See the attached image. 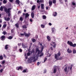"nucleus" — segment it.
<instances>
[{
  "label": "nucleus",
  "instance_id": "obj_1",
  "mask_svg": "<svg viewBox=\"0 0 76 76\" xmlns=\"http://www.w3.org/2000/svg\"><path fill=\"white\" fill-rule=\"evenodd\" d=\"M60 51H59L57 54H55V58L56 60H62L61 57L60 58Z\"/></svg>",
  "mask_w": 76,
  "mask_h": 76
},
{
  "label": "nucleus",
  "instance_id": "obj_2",
  "mask_svg": "<svg viewBox=\"0 0 76 76\" xmlns=\"http://www.w3.org/2000/svg\"><path fill=\"white\" fill-rule=\"evenodd\" d=\"M12 9V8H9L8 9L6 7L4 8V11L6 12V13H8V16H9V17H10V11Z\"/></svg>",
  "mask_w": 76,
  "mask_h": 76
},
{
  "label": "nucleus",
  "instance_id": "obj_3",
  "mask_svg": "<svg viewBox=\"0 0 76 76\" xmlns=\"http://www.w3.org/2000/svg\"><path fill=\"white\" fill-rule=\"evenodd\" d=\"M67 66L68 65H65L64 66V71L65 72H68V70H69V69H70V67L68 66V69H67Z\"/></svg>",
  "mask_w": 76,
  "mask_h": 76
},
{
  "label": "nucleus",
  "instance_id": "obj_4",
  "mask_svg": "<svg viewBox=\"0 0 76 76\" xmlns=\"http://www.w3.org/2000/svg\"><path fill=\"white\" fill-rule=\"evenodd\" d=\"M38 58V55H37L35 56H33V57H31V59L32 60H34L33 61L34 62H35V61H36V60H37Z\"/></svg>",
  "mask_w": 76,
  "mask_h": 76
},
{
  "label": "nucleus",
  "instance_id": "obj_5",
  "mask_svg": "<svg viewBox=\"0 0 76 76\" xmlns=\"http://www.w3.org/2000/svg\"><path fill=\"white\" fill-rule=\"evenodd\" d=\"M57 68H58V67L57 66H55V67H54L53 69V73H56V72H57Z\"/></svg>",
  "mask_w": 76,
  "mask_h": 76
},
{
  "label": "nucleus",
  "instance_id": "obj_6",
  "mask_svg": "<svg viewBox=\"0 0 76 76\" xmlns=\"http://www.w3.org/2000/svg\"><path fill=\"white\" fill-rule=\"evenodd\" d=\"M0 39L2 41H4L6 39V37L4 36H2L0 37Z\"/></svg>",
  "mask_w": 76,
  "mask_h": 76
},
{
  "label": "nucleus",
  "instance_id": "obj_7",
  "mask_svg": "<svg viewBox=\"0 0 76 76\" xmlns=\"http://www.w3.org/2000/svg\"><path fill=\"white\" fill-rule=\"evenodd\" d=\"M24 34L25 36V37H27V38H28V37H29V36H30V35H31V34H30V33H29L28 34H27L26 33L24 32Z\"/></svg>",
  "mask_w": 76,
  "mask_h": 76
},
{
  "label": "nucleus",
  "instance_id": "obj_8",
  "mask_svg": "<svg viewBox=\"0 0 76 76\" xmlns=\"http://www.w3.org/2000/svg\"><path fill=\"white\" fill-rule=\"evenodd\" d=\"M76 2H73L72 3V7L73 8H75L76 7Z\"/></svg>",
  "mask_w": 76,
  "mask_h": 76
},
{
  "label": "nucleus",
  "instance_id": "obj_9",
  "mask_svg": "<svg viewBox=\"0 0 76 76\" xmlns=\"http://www.w3.org/2000/svg\"><path fill=\"white\" fill-rule=\"evenodd\" d=\"M67 51L68 53H69V54H70V53H72V51L69 48H68L67 50Z\"/></svg>",
  "mask_w": 76,
  "mask_h": 76
},
{
  "label": "nucleus",
  "instance_id": "obj_10",
  "mask_svg": "<svg viewBox=\"0 0 76 76\" xmlns=\"http://www.w3.org/2000/svg\"><path fill=\"white\" fill-rule=\"evenodd\" d=\"M67 44H69L70 46L72 47L73 46V43L72 42H70L69 41H68L67 42Z\"/></svg>",
  "mask_w": 76,
  "mask_h": 76
},
{
  "label": "nucleus",
  "instance_id": "obj_11",
  "mask_svg": "<svg viewBox=\"0 0 76 76\" xmlns=\"http://www.w3.org/2000/svg\"><path fill=\"white\" fill-rule=\"evenodd\" d=\"M51 30L52 31V33H55V32H56V29L54 27L51 28Z\"/></svg>",
  "mask_w": 76,
  "mask_h": 76
},
{
  "label": "nucleus",
  "instance_id": "obj_12",
  "mask_svg": "<svg viewBox=\"0 0 76 76\" xmlns=\"http://www.w3.org/2000/svg\"><path fill=\"white\" fill-rule=\"evenodd\" d=\"M4 20H6V21H9V20H10V18L9 17L8 18H6L5 17L4 18Z\"/></svg>",
  "mask_w": 76,
  "mask_h": 76
},
{
  "label": "nucleus",
  "instance_id": "obj_13",
  "mask_svg": "<svg viewBox=\"0 0 76 76\" xmlns=\"http://www.w3.org/2000/svg\"><path fill=\"white\" fill-rule=\"evenodd\" d=\"M57 15V13L56 12H54L53 13V16H54V17H56V16Z\"/></svg>",
  "mask_w": 76,
  "mask_h": 76
},
{
  "label": "nucleus",
  "instance_id": "obj_14",
  "mask_svg": "<svg viewBox=\"0 0 76 76\" xmlns=\"http://www.w3.org/2000/svg\"><path fill=\"white\" fill-rule=\"evenodd\" d=\"M29 16V14H28V13H26L25 14V18L26 19H27L28 17Z\"/></svg>",
  "mask_w": 76,
  "mask_h": 76
},
{
  "label": "nucleus",
  "instance_id": "obj_15",
  "mask_svg": "<svg viewBox=\"0 0 76 76\" xmlns=\"http://www.w3.org/2000/svg\"><path fill=\"white\" fill-rule=\"evenodd\" d=\"M49 6L51 7V6H52V4H53V2H52V1H49Z\"/></svg>",
  "mask_w": 76,
  "mask_h": 76
},
{
  "label": "nucleus",
  "instance_id": "obj_16",
  "mask_svg": "<svg viewBox=\"0 0 76 76\" xmlns=\"http://www.w3.org/2000/svg\"><path fill=\"white\" fill-rule=\"evenodd\" d=\"M31 18H34V12H31Z\"/></svg>",
  "mask_w": 76,
  "mask_h": 76
},
{
  "label": "nucleus",
  "instance_id": "obj_17",
  "mask_svg": "<svg viewBox=\"0 0 76 76\" xmlns=\"http://www.w3.org/2000/svg\"><path fill=\"white\" fill-rule=\"evenodd\" d=\"M35 7H36V6L35 5H33L31 8V10H34L35 9Z\"/></svg>",
  "mask_w": 76,
  "mask_h": 76
},
{
  "label": "nucleus",
  "instance_id": "obj_18",
  "mask_svg": "<svg viewBox=\"0 0 76 76\" xmlns=\"http://www.w3.org/2000/svg\"><path fill=\"white\" fill-rule=\"evenodd\" d=\"M36 51L37 52H38L37 54L38 55H39V54L41 53V52H40V51H39V50L38 49H36Z\"/></svg>",
  "mask_w": 76,
  "mask_h": 76
},
{
  "label": "nucleus",
  "instance_id": "obj_19",
  "mask_svg": "<svg viewBox=\"0 0 76 76\" xmlns=\"http://www.w3.org/2000/svg\"><path fill=\"white\" fill-rule=\"evenodd\" d=\"M16 3L17 4H19V3H20V1L19 0H16Z\"/></svg>",
  "mask_w": 76,
  "mask_h": 76
},
{
  "label": "nucleus",
  "instance_id": "obj_20",
  "mask_svg": "<svg viewBox=\"0 0 76 76\" xmlns=\"http://www.w3.org/2000/svg\"><path fill=\"white\" fill-rule=\"evenodd\" d=\"M44 4H41V8L42 9H44Z\"/></svg>",
  "mask_w": 76,
  "mask_h": 76
},
{
  "label": "nucleus",
  "instance_id": "obj_21",
  "mask_svg": "<svg viewBox=\"0 0 76 76\" xmlns=\"http://www.w3.org/2000/svg\"><path fill=\"white\" fill-rule=\"evenodd\" d=\"M47 38L48 39V41H50V37L48 36H47Z\"/></svg>",
  "mask_w": 76,
  "mask_h": 76
},
{
  "label": "nucleus",
  "instance_id": "obj_22",
  "mask_svg": "<svg viewBox=\"0 0 76 76\" xmlns=\"http://www.w3.org/2000/svg\"><path fill=\"white\" fill-rule=\"evenodd\" d=\"M50 45H56V43L54 42H52V43L50 44Z\"/></svg>",
  "mask_w": 76,
  "mask_h": 76
},
{
  "label": "nucleus",
  "instance_id": "obj_23",
  "mask_svg": "<svg viewBox=\"0 0 76 76\" xmlns=\"http://www.w3.org/2000/svg\"><path fill=\"white\" fill-rule=\"evenodd\" d=\"M3 59V57L2 56H0V60H2Z\"/></svg>",
  "mask_w": 76,
  "mask_h": 76
},
{
  "label": "nucleus",
  "instance_id": "obj_24",
  "mask_svg": "<svg viewBox=\"0 0 76 76\" xmlns=\"http://www.w3.org/2000/svg\"><path fill=\"white\" fill-rule=\"evenodd\" d=\"M76 50L75 49H74L73 50V54H76Z\"/></svg>",
  "mask_w": 76,
  "mask_h": 76
},
{
  "label": "nucleus",
  "instance_id": "obj_25",
  "mask_svg": "<svg viewBox=\"0 0 76 76\" xmlns=\"http://www.w3.org/2000/svg\"><path fill=\"white\" fill-rule=\"evenodd\" d=\"M31 52H28L27 53V56H29L31 55Z\"/></svg>",
  "mask_w": 76,
  "mask_h": 76
},
{
  "label": "nucleus",
  "instance_id": "obj_26",
  "mask_svg": "<svg viewBox=\"0 0 76 76\" xmlns=\"http://www.w3.org/2000/svg\"><path fill=\"white\" fill-rule=\"evenodd\" d=\"M41 26L42 28H45V25H43V24H42L41 25Z\"/></svg>",
  "mask_w": 76,
  "mask_h": 76
},
{
  "label": "nucleus",
  "instance_id": "obj_27",
  "mask_svg": "<svg viewBox=\"0 0 76 76\" xmlns=\"http://www.w3.org/2000/svg\"><path fill=\"white\" fill-rule=\"evenodd\" d=\"M3 8L2 6H1L0 8V10H1V11H3Z\"/></svg>",
  "mask_w": 76,
  "mask_h": 76
},
{
  "label": "nucleus",
  "instance_id": "obj_28",
  "mask_svg": "<svg viewBox=\"0 0 76 76\" xmlns=\"http://www.w3.org/2000/svg\"><path fill=\"white\" fill-rule=\"evenodd\" d=\"M43 17V19H46V18H47V17H46V16L45 15H43L42 16Z\"/></svg>",
  "mask_w": 76,
  "mask_h": 76
},
{
  "label": "nucleus",
  "instance_id": "obj_29",
  "mask_svg": "<svg viewBox=\"0 0 76 76\" xmlns=\"http://www.w3.org/2000/svg\"><path fill=\"white\" fill-rule=\"evenodd\" d=\"M3 3L6 4L7 3V0H4L3 1Z\"/></svg>",
  "mask_w": 76,
  "mask_h": 76
},
{
  "label": "nucleus",
  "instance_id": "obj_30",
  "mask_svg": "<svg viewBox=\"0 0 76 76\" xmlns=\"http://www.w3.org/2000/svg\"><path fill=\"white\" fill-rule=\"evenodd\" d=\"M8 45H5V49L6 50H7V49L8 48Z\"/></svg>",
  "mask_w": 76,
  "mask_h": 76
},
{
  "label": "nucleus",
  "instance_id": "obj_31",
  "mask_svg": "<svg viewBox=\"0 0 76 76\" xmlns=\"http://www.w3.org/2000/svg\"><path fill=\"white\" fill-rule=\"evenodd\" d=\"M13 38V37L12 36H9L8 38L9 39H12Z\"/></svg>",
  "mask_w": 76,
  "mask_h": 76
},
{
  "label": "nucleus",
  "instance_id": "obj_32",
  "mask_svg": "<svg viewBox=\"0 0 76 76\" xmlns=\"http://www.w3.org/2000/svg\"><path fill=\"white\" fill-rule=\"evenodd\" d=\"M33 42H35V41H36V40H35V39H33L32 40H31Z\"/></svg>",
  "mask_w": 76,
  "mask_h": 76
},
{
  "label": "nucleus",
  "instance_id": "obj_33",
  "mask_svg": "<svg viewBox=\"0 0 76 76\" xmlns=\"http://www.w3.org/2000/svg\"><path fill=\"white\" fill-rule=\"evenodd\" d=\"M53 4L56 3V0H53Z\"/></svg>",
  "mask_w": 76,
  "mask_h": 76
},
{
  "label": "nucleus",
  "instance_id": "obj_34",
  "mask_svg": "<svg viewBox=\"0 0 76 76\" xmlns=\"http://www.w3.org/2000/svg\"><path fill=\"white\" fill-rule=\"evenodd\" d=\"M26 70H27L26 69H24L22 72L23 73H26Z\"/></svg>",
  "mask_w": 76,
  "mask_h": 76
},
{
  "label": "nucleus",
  "instance_id": "obj_35",
  "mask_svg": "<svg viewBox=\"0 0 76 76\" xmlns=\"http://www.w3.org/2000/svg\"><path fill=\"white\" fill-rule=\"evenodd\" d=\"M14 48L15 49L14 50L15 51V50H16V49L18 48V47L16 46H14Z\"/></svg>",
  "mask_w": 76,
  "mask_h": 76
},
{
  "label": "nucleus",
  "instance_id": "obj_36",
  "mask_svg": "<svg viewBox=\"0 0 76 76\" xmlns=\"http://www.w3.org/2000/svg\"><path fill=\"white\" fill-rule=\"evenodd\" d=\"M1 63L2 64H4L5 63V61H3Z\"/></svg>",
  "mask_w": 76,
  "mask_h": 76
},
{
  "label": "nucleus",
  "instance_id": "obj_37",
  "mask_svg": "<svg viewBox=\"0 0 76 76\" xmlns=\"http://www.w3.org/2000/svg\"><path fill=\"white\" fill-rule=\"evenodd\" d=\"M7 26V25L6 24H4L3 25V28H6V27Z\"/></svg>",
  "mask_w": 76,
  "mask_h": 76
},
{
  "label": "nucleus",
  "instance_id": "obj_38",
  "mask_svg": "<svg viewBox=\"0 0 76 76\" xmlns=\"http://www.w3.org/2000/svg\"><path fill=\"white\" fill-rule=\"evenodd\" d=\"M3 34H4V35H5L7 34V33L6 31H3L2 33Z\"/></svg>",
  "mask_w": 76,
  "mask_h": 76
},
{
  "label": "nucleus",
  "instance_id": "obj_39",
  "mask_svg": "<svg viewBox=\"0 0 76 76\" xmlns=\"http://www.w3.org/2000/svg\"><path fill=\"white\" fill-rule=\"evenodd\" d=\"M76 46V44L75 43L72 45V47H75Z\"/></svg>",
  "mask_w": 76,
  "mask_h": 76
},
{
  "label": "nucleus",
  "instance_id": "obj_40",
  "mask_svg": "<svg viewBox=\"0 0 76 76\" xmlns=\"http://www.w3.org/2000/svg\"><path fill=\"white\" fill-rule=\"evenodd\" d=\"M20 20H21V21H23V18L22 17H20Z\"/></svg>",
  "mask_w": 76,
  "mask_h": 76
},
{
  "label": "nucleus",
  "instance_id": "obj_41",
  "mask_svg": "<svg viewBox=\"0 0 76 76\" xmlns=\"http://www.w3.org/2000/svg\"><path fill=\"white\" fill-rule=\"evenodd\" d=\"M47 58H45L43 63H45V61H47Z\"/></svg>",
  "mask_w": 76,
  "mask_h": 76
},
{
  "label": "nucleus",
  "instance_id": "obj_42",
  "mask_svg": "<svg viewBox=\"0 0 76 76\" xmlns=\"http://www.w3.org/2000/svg\"><path fill=\"white\" fill-rule=\"evenodd\" d=\"M23 28H27V27H26V26L25 25H24L23 26Z\"/></svg>",
  "mask_w": 76,
  "mask_h": 76
},
{
  "label": "nucleus",
  "instance_id": "obj_43",
  "mask_svg": "<svg viewBox=\"0 0 76 76\" xmlns=\"http://www.w3.org/2000/svg\"><path fill=\"white\" fill-rule=\"evenodd\" d=\"M22 46L23 48H25V45L23 44V43H22Z\"/></svg>",
  "mask_w": 76,
  "mask_h": 76
},
{
  "label": "nucleus",
  "instance_id": "obj_44",
  "mask_svg": "<svg viewBox=\"0 0 76 76\" xmlns=\"http://www.w3.org/2000/svg\"><path fill=\"white\" fill-rule=\"evenodd\" d=\"M15 26L17 28H18L19 26L18 25V24L17 23L15 24Z\"/></svg>",
  "mask_w": 76,
  "mask_h": 76
},
{
  "label": "nucleus",
  "instance_id": "obj_45",
  "mask_svg": "<svg viewBox=\"0 0 76 76\" xmlns=\"http://www.w3.org/2000/svg\"><path fill=\"white\" fill-rule=\"evenodd\" d=\"M31 53H34V49H33L31 51V52H30Z\"/></svg>",
  "mask_w": 76,
  "mask_h": 76
},
{
  "label": "nucleus",
  "instance_id": "obj_46",
  "mask_svg": "<svg viewBox=\"0 0 76 76\" xmlns=\"http://www.w3.org/2000/svg\"><path fill=\"white\" fill-rule=\"evenodd\" d=\"M23 67L22 66H20L19 67V69H20V70H22Z\"/></svg>",
  "mask_w": 76,
  "mask_h": 76
},
{
  "label": "nucleus",
  "instance_id": "obj_47",
  "mask_svg": "<svg viewBox=\"0 0 76 76\" xmlns=\"http://www.w3.org/2000/svg\"><path fill=\"white\" fill-rule=\"evenodd\" d=\"M41 50H44V47L42 46V47H41Z\"/></svg>",
  "mask_w": 76,
  "mask_h": 76
},
{
  "label": "nucleus",
  "instance_id": "obj_48",
  "mask_svg": "<svg viewBox=\"0 0 76 76\" xmlns=\"http://www.w3.org/2000/svg\"><path fill=\"white\" fill-rule=\"evenodd\" d=\"M40 1L41 3H43L44 2V0H40Z\"/></svg>",
  "mask_w": 76,
  "mask_h": 76
},
{
  "label": "nucleus",
  "instance_id": "obj_49",
  "mask_svg": "<svg viewBox=\"0 0 76 76\" xmlns=\"http://www.w3.org/2000/svg\"><path fill=\"white\" fill-rule=\"evenodd\" d=\"M40 1H39V0H37V3H40Z\"/></svg>",
  "mask_w": 76,
  "mask_h": 76
},
{
  "label": "nucleus",
  "instance_id": "obj_50",
  "mask_svg": "<svg viewBox=\"0 0 76 76\" xmlns=\"http://www.w3.org/2000/svg\"><path fill=\"white\" fill-rule=\"evenodd\" d=\"M16 70H19V67H17L16 68Z\"/></svg>",
  "mask_w": 76,
  "mask_h": 76
},
{
  "label": "nucleus",
  "instance_id": "obj_51",
  "mask_svg": "<svg viewBox=\"0 0 76 76\" xmlns=\"http://www.w3.org/2000/svg\"><path fill=\"white\" fill-rule=\"evenodd\" d=\"M71 67L70 68V70H72V67H73V65L72 64L71 65Z\"/></svg>",
  "mask_w": 76,
  "mask_h": 76
},
{
  "label": "nucleus",
  "instance_id": "obj_52",
  "mask_svg": "<svg viewBox=\"0 0 76 76\" xmlns=\"http://www.w3.org/2000/svg\"><path fill=\"white\" fill-rule=\"evenodd\" d=\"M28 62H29V63H31V60L30 59H28Z\"/></svg>",
  "mask_w": 76,
  "mask_h": 76
},
{
  "label": "nucleus",
  "instance_id": "obj_53",
  "mask_svg": "<svg viewBox=\"0 0 76 76\" xmlns=\"http://www.w3.org/2000/svg\"><path fill=\"white\" fill-rule=\"evenodd\" d=\"M39 64H40V63H39V62H38L37 63V66H39Z\"/></svg>",
  "mask_w": 76,
  "mask_h": 76
},
{
  "label": "nucleus",
  "instance_id": "obj_54",
  "mask_svg": "<svg viewBox=\"0 0 76 76\" xmlns=\"http://www.w3.org/2000/svg\"><path fill=\"white\" fill-rule=\"evenodd\" d=\"M9 1L11 3H12L13 2V0H9Z\"/></svg>",
  "mask_w": 76,
  "mask_h": 76
},
{
  "label": "nucleus",
  "instance_id": "obj_55",
  "mask_svg": "<svg viewBox=\"0 0 76 76\" xmlns=\"http://www.w3.org/2000/svg\"><path fill=\"white\" fill-rule=\"evenodd\" d=\"M19 51H20V53H22V50H21V49H19Z\"/></svg>",
  "mask_w": 76,
  "mask_h": 76
},
{
  "label": "nucleus",
  "instance_id": "obj_56",
  "mask_svg": "<svg viewBox=\"0 0 76 76\" xmlns=\"http://www.w3.org/2000/svg\"><path fill=\"white\" fill-rule=\"evenodd\" d=\"M29 20L30 22H32V19H30Z\"/></svg>",
  "mask_w": 76,
  "mask_h": 76
},
{
  "label": "nucleus",
  "instance_id": "obj_57",
  "mask_svg": "<svg viewBox=\"0 0 76 76\" xmlns=\"http://www.w3.org/2000/svg\"><path fill=\"white\" fill-rule=\"evenodd\" d=\"M11 33H13V32H14V30H13V29H12V30H11Z\"/></svg>",
  "mask_w": 76,
  "mask_h": 76
},
{
  "label": "nucleus",
  "instance_id": "obj_58",
  "mask_svg": "<svg viewBox=\"0 0 76 76\" xmlns=\"http://www.w3.org/2000/svg\"><path fill=\"white\" fill-rule=\"evenodd\" d=\"M3 69H1L0 70V72H1V73L2 72H3Z\"/></svg>",
  "mask_w": 76,
  "mask_h": 76
},
{
  "label": "nucleus",
  "instance_id": "obj_59",
  "mask_svg": "<svg viewBox=\"0 0 76 76\" xmlns=\"http://www.w3.org/2000/svg\"><path fill=\"white\" fill-rule=\"evenodd\" d=\"M21 12L20 11H19L18 12V14H20V13H21Z\"/></svg>",
  "mask_w": 76,
  "mask_h": 76
},
{
  "label": "nucleus",
  "instance_id": "obj_60",
  "mask_svg": "<svg viewBox=\"0 0 76 76\" xmlns=\"http://www.w3.org/2000/svg\"><path fill=\"white\" fill-rule=\"evenodd\" d=\"M44 73H46L47 71H46V69H44Z\"/></svg>",
  "mask_w": 76,
  "mask_h": 76
},
{
  "label": "nucleus",
  "instance_id": "obj_61",
  "mask_svg": "<svg viewBox=\"0 0 76 76\" xmlns=\"http://www.w3.org/2000/svg\"><path fill=\"white\" fill-rule=\"evenodd\" d=\"M43 56V53H42L40 55H39V57H42V56Z\"/></svg>",
  "mask_w": 76,
  "mask_h": 76
},
{
  "label": "nucleus",
  "instance_id": "obj_62",
  "mask_svg": "<svg viewBox=\"0 0 76 76\" xmlns=\"http://www.w3.org/2000/svg\"><path fill=\"white\" fill-rule=\"evenodd\" d=\"M49 25H50V26H51V25H52V24H51V23H49Z\"/></svg>",
  "mask_w": 76,
  "mask_h": 76
},
{
  "label": "nucleus",
  "instance_id": "obj_63",
  "mask_svg": "<svg viewBox=\"0 0 76 76\" xmlns=\"http://www.w3.org/2000/svg\"><path fill=\"white\" fill-rule=\"evenodd\" d=\"M18 46H20V45H21V43H18Z\"/></svg>",
  "mask_w": 76,
  "mask_h": 76
},
{
  "label": "nucleus",
  "instance_id": "obj_64",
  "mask_svg": "<svg viewBox=\"0 0 76 76\" xmlns=\"http://www.w3.org/2000/svg\"><path fill=\"white\" fill-rule=\"evenodd\" d=\"M24 34H20V35L21 36H23L24 35Z\"/></svg>",
  "mask_w": 76,
  "mask_h": 76
}]
</instances>
